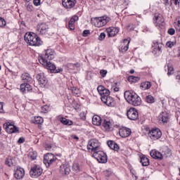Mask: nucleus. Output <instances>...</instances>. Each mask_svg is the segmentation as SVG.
I'll return each instance as SVG.
<instances>
[{"label":"nucleus","mask_w":180,"mask_h":180,"mask_svg":"<svg viewBox=\"0 0 180 180\" xmlns=\"http://www.w3.org/2000/svg\"><path fill=\"white\" fill-rule=\"evenodd\" d=\"M146 102H147V103H154L155 98L151 95H148L146 97Z\"/></svg>","instance_id":"37"},{"label":"nucleus","mask_w":180,"mask_h":180,"mask_svg":"<svg viewBox=\"0 0 180 180\" xmlns=\"http://www.w3.org/2000/svg\"><path fill=\"white\" fill-rule=\"evenodd\" d=\"M97 91L99 94V95H101V101L102 99H105L106 98H108L109 96V95H110V91H109V90L105 89V87H103V86H98L97 88Z\"/></svg>","instance_id":"16"},{"label":"nucleus","mask_w":180,"mask_h":180,"mask_svg":"<svg viewBox=\"0 0 180 180\" xmlns=\"http://www.w3.org/2000/svg\"><path fill=\"white\" fill-rule=\"evenodd\" d=\"M49 32V25L44 22H41L37 26V34H46Z\"/></svg>","instance_id":"15"},{"label":"nucleus","mask_w":180,"mask_h":180,"mask_svg":"<svg viewBox=\"0 0 180 180\" xmlns=\"http://www.w3.org/2000/svg\"><path fill=\"white\" fill-rule=\"evenodd\" d=\"M62 5L67 11H71L77 5V0H62Z\"/></svg>","instance_id":"14"},{"label":"nucleus","mask_w":180,"mask_h":180,"mask_svg":"<svg viewBox=\"0 0 180 180\" xmlns=\"http://www.w3.org/2000/svg\"><path fill=\"white\" fill-rule=\"evenodd\" d=\"M174 74V67L172 65H167V75H172Z\"/></svg>","instance_id":"43"},{"label":"nucleus","mask_w":180,"mask_h":180,"mask_svg":"<svg viewBox=\"0 0 180 180\" xmlns=\"http://www.w3.org/2000/svg\"><path fill=\"white\" fill-rule=\"evenodd\" d=\"M162 158H164V157L165 158H168V157H171V150H169L168 147L163 148L162 150Z\"/></svg>","instance_id":"32"},{"label":"nucleus","mask_w":180,"mask_h":180,"mask_svg":"<svg viewBox=\"0 0 180 180\" xmlns=\"http://www.w3.org/2000/svg\"><path fill=\"white\" fill-rule=\"evenodd\" d=\"M37 79L39 82V85H41V86H46V84H47L48 81H47V78L44 77V75L43 74L38 75L37 76Z\"/></svg>","instance_id":"22"},{"label":"nucleus","mask_w":180,"mask_h":180,"mask_svg":"<svg viewBox=\"0 0 180 180\" xmlns=\"http://www.w3.org/2000/svg\"><path fill=\"white\" fill-rule=\"evenodd\" d=\"M171 5L174 4V5H179L180 4V0H171Z\"/></svg>","instance_id":"52"},{"label":"nucleus","mask_w":180,"mask_h":180,"mask_svg":"<svg viewBox=\"0 0 180 180\" xmlns=\"http://www.w3.org/2000/svg\"><path fill=\"white\" fill-rule=\"evenodd\" d=\"M153 23L158 29H162L164 27V17L161 14H155Z\"/></svg>","instance_id":"9"},{"label":"nucleus","mask_w":180,"mask_h":180,"mask_svg":"<svg viewBox=\"0 0 180 180\" xmlns=\"http://www.w3.org/2000/svg\"><path fill=\"white\" fill-rule=\"evenodd\" d=\"M1 27L6 26V21L3 18H1Z\"/></svg>","instance_id":"53"},{"label":"nucleus","mask_w":180,"mask_h":180,"mask_svg":"<svg viewBox=\"0 0 180 180\" xmlns=\"http://www.w3.org/2000/svg\"><path fill=\"white\" fill-rule=\"evenodd\" d=\"M100 74H101V77H103L104 78V77H106V75L108 74V71L105 70H101L100 71Z\"/></svg>","instance_id":"48"},{"label":"nucleus","mask_w":180,"mask_h":180,"mask_svg":"<svg viewBox=\"0 0 180 180\" xmlns=\"http://www.w3.org/2000/svg\"><path fill=\"white\" fill-rule=\"evenodd\" d=\"M150 156L155 160H159L160 161L162 160V153H161V152H159L158 150H153L150 152Z\"/></svg>","instance_id":"24"},{"label":"nucleus","mask_w":180,"mask_h":180,"mask_svg":"<svg viewBox=\"0 0 180 180\" xmlns=\"http://www.w3.org/2000/svg\"><path fill=\"white\" fill-rule=\"evenodd\" d=\"M141 85L144 89H150L151 88V82H144L141 83Z\"/></svg>","instance_id":"42"},{"label":"nucleus","mask_w":180,"mask_h":180,"mask_svg":"<svg viewBox=\"0 0 180 180\" xmlns=\"http://www.w3.org/2000/svg\"><path fill=\"white\" fill-rule=\"evenodd\" d=\"M78 19V15H74L72 18H70L69 23L72 25H75V22H77Z\"/></svg>","instance_id":"44"},{"label":"nucleus","mask_w":180,"mask_h":180,"mask_svg":"<svg viewBox=\"0 0 180 180\" xmlns=\"http://www.w3.org/2000/svg\"><path fill=\"white\" fill-rule=\"evenodd\" d=\"M108 22H110V18L104 15L103 17L94 18L93 25L96 27H103V26L108 25Z\"/></svg>","instance_id":"4"},{"label":"nucleus","mask_w":180,"mask_h":180,"mask_svg":"<svg viewBox=\"0 0 180 180\" xmlns=\"http://www.w3.org/2000/svg\"><path fill=\"white\" fill-rule=\"evenodd\" d=\"M91 33V32L88 30H85L83 33H82V36L83 37H88V34H89Z\"/></svg>","instance_id":"49"},{"label":"nucleus","mask_w":180,"mask_h":180,"mask_svg":"<svg viewBox=\"0 0 180 180\" xmlns=\"http://www.w3.org/2000/svg\"><path fill=\"white\" fill-rule=\"evenodd\" d=\"M25 176V169L21 167H17V169L14 171V177L15 179H23Z\"/></svg>","instance_id":"17"},{"label":"nucleus","mask_w":180,"mask_h":180,"mask_svg":"<svg viewBox=\"0 0 180 180\" xmlns=\"http://www.w3.org/2000/svg\"><path fill=\"white\" fill-rule=\"evenodd\" d=\"M33 4L35 6H39L40 5V0H34Z\"/></svg>","instance_id":"54"},{"label":"nucleus","mask_w":180,"mask_h":180,"mask_svg":"<svg viewBox=\"0 0 180 180\" xmlns=\"http://www.w3.org/2000/svg\"><path fill=\"white\" fill-rule=\"evenodd\" d=\"M60 122L63 124H65V126H72V124H74L72 120L64 117L60 118Z\"/></svg>","instance_id":"34"},{"label":"nucleus","mask_w":180,"mask_h":180,"mask_svg":"<svg viewBox=\"0 0 180 180\" xmlns=\"http://www.w3.org/2000/svg\"><path fill=\"white\" fill-rule=\"evenodd\" d=\"M129 44H130V39H124L120 48V51L126 53L129 50Z\"/></svg>","instance_id":"21"},{"label":"nucleus","mask_w":180,"mask_h":180,"mask_svg":"<svg viewBox=\"0 0 180 180\" xmlns=\"http://www.w3.org/2000/svg\"><path fill=\"white\" fill-rule=\"evenodd\" d=\"M175 29L180 32V17L179 18L178 22H175Z\"/></svg>","instance_id":"46"},{"label":"nucleus","mask_w":180,"mask_h":180,"mask_svg":"<svg viewBox=\"0 0 180 180\" xmlns=\"http://www.w3.org/2000/svg\"><path fill=\"white\" fill-rule=\"evenodd\" d=\"M3 127L8 134L19 133V128L11 122H6L4 124Z\"/></svg>","instance_id":"12"},{"label":"nucleus","mask_w":180,"mask_h":180,"mask_svg":"<svg viewBox=\"0 0 180 180\" xmlns=\"http://www.w3.org/2000/svg\"><path fill=\"white\" fill-rule=\"evenodd\" d=\"M105 37H106V34H105V32H101L98 37V40L102 41L105 39Z\"/></svg>","instance_id":"45"},{"label":"nucleus","mask_w":180,"mask_h":180,"mask_svg":"<svg viewBox=\"0 0 180 180\" xmlns=\"http://www.w3.org/2000/svg\"><path fill=\"white\" fill-rule=\"evenodd\" d=\"M159 120L163 123H167L169 120V114L166 111L162 112L159 115Z\"/></svg>","instance_id":"23"},{"label":"nucleus","mask_w":180,"mask_h":180,"mask_svg":"<svg viewBox=\"0 0 180 180\" xmlns=\"http://www.w3.org/2000/svg\"><path fill=\"white\" fill-rule=\"evenodd\" d=\"M43 174V168L40 165H34L30 171V175L32 178H39Z\"/></svg>","instance_id":"10"},{"label":"nucleus","mask_w":180,"mask_h":180,"mask_svg":"<svg viewBox=\"0 0 180 180\" xmlns=\"http://www.w3.org/2000/svg\"><path fill=\"white\" fill-rule=\"evenodd\" d=\"M127 116L129 120H137L139 119V112L137 109L131 108L127 110Z\"/></svg>","instance_id":"13"},{"label":"nucleus","mask_w":180,"mask_h":180,"mask_svg":"<svg viewBox=\"0 0 180 180\" xmlns=\"http://www.w3.org/2000/svg\"><path fill=\"white\" fill-rule=\"evenodd\" d=\"M30 83H22L20 85V91L23 94L26 92H29V91H32V86L30 84Z\"/></svg>","instance_id":"25"},{"label":"nucleus","mask_w":180,"mask_h":180,"mask_svg":"<svg viewBox=\"0 0 180 180\" xmlns=\"http://www.w3.org/2000/svg\"><path fill=\"white\" fill-rule=\"evenodd\" d=\"M140 158V162L143 167H148V165H150V160H148L146 155H141Z\"/></svg>","instance_id":"30"},{"label":"nucleus","mask_w":180,"mask_h":180,"mask_svg":"<svg viewBox=\"0 0 180 180\" xmlns=\"http://www.w3.org/2000/svg\"><path fill=\"white\" fill-rule=\"evenodd\" d=\"M32 6H29L28 7H27V9L29 10V11H32Z\"/></svg>","instance_id":"61"},{"label":"nucleus","mask_w":180,"mask_h":180,"mask_svg":"<svg viewBox=\"0 0 180 180\" xmlns=\"http://www.w3.org/2000/svg\"><path fill=\"white\" fill-rule=\"evenodd\" d=\"M92 122L95 126H101L102 124V119L98 115L93 116Z\"/></svg>","instance_id":"29"},{"label":"nucleus","mask_w":180,"mask_h":180,"mask_svg":"<svg viewBox=\"0 0 180 180\" xmlns=\"http://www.w3.org/2000/svg\"><path fill=\"white\" fill-rule=\"evenodd\" d=\"M87 150L89 151V153H98V151H101L102 148L101 147L99 141L95 139H91L89 141Z\"/></svg>","instance_id":"3"},{"label":"nucleus","mask_w":180,"mask_h":180,"mask_svg":"<svg viewBox=\"0 0 180 180\" xmlns=\"http://www.w3.org/2000/svg\"><path fill=\"white\" fill-rule=\"evenodd\" d=\"M152 47L154 48L155 51H161L162 49V43L158 40L153 41V44L152 45Z\"/></svg>","instance_id":"28"},{"label":"nucleus","mask_w":180,"mask_h":180,"mask_svg":"<svg viewBox=\"0 0 180 180\" xmlns=\"http://www.w3.org/2000/svg\"><path fill=\"white\" fill-rule=\"evenodd\" d=\"M32 122L34 123V124H43L44 120L41 117H35Z\"/></svg>","instance_id":"35"},{"label":"nucleus","mask_w":180,"mask_h":180,"mask_svg":"<svg viewBox=\"0 0 180 180\" xmlns=\"http://www.w3.org/2000/svg\"><path fill=\"white\" fill-rule=\"evenodd\" d=\"M6 165H8V167H12L13 165H15V163L13 162V159H12V158H8L6 160Z\"/></svg>","instance_id":"41"},{"label":"nucleus","mask_w":180,"mask_h":180,"mask_svg":"<svg viewBox=\"0 0 180 180\" xmlns=\"http://www.w3.org/2000/svg\"><path fill=\"white\" fill-rule=\"evenodd\" d=\"M55 161H57V157L53 153H47L44 157V164L47 168L52 164H54Z\"/></svg>","instance_id":"8"},{"label":"nucleus","mask_w":180,"mask_h":180,"mask_svg":"<svg viewBox=\"0 0 180 180\" xmlns=\"http://www.w3.org/2000/svg\"><path fill=\"white\" fill-rule=\"evenodd\" d=\"M148 136L151 140L155 141V140H158V139H161V136H162V132L158 128H153L149 131Z\"/></svg>","instance_id":"11"},{"label":"nucleus","mask_w":180,"mask_h":180,"mask_svg":"<svg viewBox=\"0 0 180 180\" xmlns=\"http://www.w3.org/2000/svg\"><path fill=\"white\" fill-rule=\"evenodd\" d=\"M108 37H114L119 33V28L115 27H110L106 29Z\"/></svg>","instance_id":"18"},{"label":"nucleus","mask_w":180,"mask_h":180,"mask_svg":"<svg viewBox=\"0 0 180 180\" xmlns=\"http://www.w3.org/2000/svg\"><path fill=\"white\" fill-rule=\"evenodd\" d=\"M18 143H19V144H22V143H25V138L21 137L18 139Z\"/></svg>","instance_id":"57"},{"label":"nucleus","mask_w":180,"mask_h":180,"mask_svg":"<svg viewBox=\"0 0 180 180\" xmlns=\"http://www.w3.org/2000/svg\"><path fill=\"white\" fill-rule=\"evenodd\" d=\"M21 79L22 82L26 84H32L33 81V78H32V76L29 73H22L21 75Z\"/></svg>","instance_id":"20"},{"label":"nucleus","mask_w":180,"mask_h":180,"mask_svg":"<svg viewBox=\"0 0 180 180\" xmlns=\"http://www.w3.org/2000/svg\"><path fill=\"white\" fill-rule=\"evenodd\" d=\"M93 157L101 164H106L108 162V155L102 150H98L93 154Z\"/></svg>","instance_id":"7"},{"label":"nucleus","mask_w":180,"mask_h":180,"mask_svg":"<svg viewBox=\"0 0 180 180\" xmlns=\"http://www.w3.org/2000/svg\"><path fill=\"white\" fill-rule=\"evenodd\" d=\"M176 79L177 80V82H179V84H180V72H178L176 75Z\"/></svg>","instance_id":"55"},{"label":"nucleus","mask_w":180,"mask_h":180,"mask_svg":"<svg viewBox=\"0 0 180 180\" xmlns=\"http://www.w3.org/2000/svg\"><path fill=\"white\" fill-rule=\"evenodd\" d=\"M60 172L63 175H68L71 172V169L68 165H62L60 166Z\"/></svg>","instance_id":"27"},{"label":"nucleus","mask_w":180,"mask_h":180,"mask_svg":"<svg viewBox=\"0 0 180 180\" xmlns=\"http://www.w3.org/2000/svg\"><path fill=\"white\" fill-rule=\"evenodd\" d=\"M174 42L169 41L166 43L167 47H169V49H172V46H174Z\"/></svg>","instance_id":"50"},{"label":"nucleus","mask_w":180,"mask_h":180,"mask_svg":"<svg viewBox=\"0 0 180 180\" xmlns=\"http://www.w3.org/2000/svg\"><path fill=\"white\" fill-rule=\"evenodd\" d=\"M69 29H70L71 30H75V25L69 23Z\"/></svg>","instance_id":"56"},{"label":"nucleus","mask_w":180,"mask_h":180,"mask_svg":"<svg viewBox=\"0 0 180 180\" xmlns=\"http://www.w3.org/2000/svg\"><path fill=\"white\" fill-rule=\"evenodd\" d=\"M124 96L126 101L133 106H140L141 105V98L134 92L127 91L124 92Z\"/></svg>","instance_id":"2"},{"label":"nucleus","mask_w":180,"mask_h":180,"mask_svg":"<svg viewBox=\"0 0 180 180\" xmlns=\"http://www.w3.org/2000/svg\"><path fill=\"white\" fill-rule=\"evenodd\" d=\"M102 102H103V103H105V105H107V106H112V103H113V100H112V98H110V97H106L105 98H102Z\"/></svg>","instance_id":"36"},{"label":"nucleus","mask_w":180,"mask_h":180,"mask_svg":"<svg viewBox=\"0 0 180 180\" xmlns=\"http://www.w3.org/2000/svg\"><path fill=\"white\" fill-rule=\"evenodd\" d=\"M4 103L3 102H1V113H5V112L4 111Z\"/></svg>","instance_id":"58"},{"label":"nucleus","mask_w":180,"mask_h":180,"mask_svg":"<svg viewBox=\"0 0 180 180\" xmlns=\"http://www.w3.org/2000/svg\"><path fill=\"white\" fill-rule=\"evenodd\" d=\"M103 126L105 130H110V129H112V122H110V120L105 119L103 122Z\"/></svg>","instance_id":"33"},{"label":"nucleus","mask_w":180,"mask_h":180,"mask_svg":"<svg viewBox=\"0 0 180 180\" xmlns=\"http://www.w3.org/2000/svg\"><path fill=\"white\" fill-rule=\"evenodd\" d=\"M79 117L82 119V120H85V119H86V115L84 112H80Z\"/></svg>","instance_id":"51"},{"label":"nucleus","mask_w":180,"mask_h":180,"mask_svg":"<svg viewBox=\"0 0 180 180\" xmlns=\"http://www.w3.org/2000/svg\"><path fill=\"white\" fill-rule=\"evenodd\" d=\"M44 67H46L47 70H50V71H52V72L58 73V72H63V68H56V65L53 63H51L49 61H45L44 59H41V63Z\"/></svg>","instance_id":"6"},{"label":"nucleus","mask_w":180,"mask_h":180,"mask_svg":"<svg viewBox=\"0 0 180 180\" xmlns=\"http://www.w3.org/2000/svg\"><path fill=\"white\" fill-rule=\"evenodd\" d=\"M24 39L29 46H39L43 44V41L37 34L33 32H27L24 36Z\"/></svg>","instance_id":"1"},{"label":"nucleus","mask_w":180,"mask_h":180,"mask_svg":"<svg viewBox=\"0 0 180 180\" xmlns=\"http://www.w3.org/2000/svg\"><path fill=\"white\" fill-rule=\"evenodd\" d=\"M46 148H48V150H50V148H51V146H48Z\"/></svg>","instance_id":"64"},{"label":"nucleus","mask_w":180,"mask_h":180,"mask_svg":"<svg viewBox=\"0 0 180 180\" xmlns=\"http://www.w3.org/2000/svg\"><path fill=\"white\" fill-rule=\"evenodd\" d=\"M130 74H134V70H130Z\"/></svg>","instance_id":"63"},{"label":"nucleus","mask_w":180,"mask_h":180,"mask_svg":"<svg viewBox=\"0 0 180 180\" xmlns=\"http://www.w3.org/2000/svg\"><path fill=\"white\" fill-rule=\"evenodd\" d=\"M167 33L170 34V36H174V34H175V29L169 28L167 31Z\"/></svg>","instance_id":"47"},{"label":"nucleus","mask_w":180,"mask_h":180,"mask_svg":"<svg viewBox=\"0 0 180 180\" xmlns=\"http://www.w3.org/2000/svg\"><path fill=\"white\" fill-rule=\"evenodd\" d=\"M114 92H119V87H115L113 89Z\"/></svg>","instance_id":"60"},{"label":"nucleus","mask_w":180,"mask_h":180,"mask_svg":"<svg viewBox=\"0 0 180 180\" xmlns=\"http://www.w3.org/2000/svg\"><path fill=\"white\" fill-rule=\"evenodd\" d=\"M165 1V5H168V0H164Z\"/></svg>","instance_id":"62"},{"label":"nucleus","mask_w":180,"mask_h":180,"mask_svg":"<svg viewBox=\"0 0 180 180\" xmlns=\"http://www.w3.org/2000/svg\"><path fill=\"white\" fill-rule=\"evenodd\" d=\"M72 139H74L75 140H79V138H78L77 135H72Z\"/></svg>","instance_id":"59"},{"label":"nucleus","mask_w":180,"mask_h":180,"mask_svg":"<svg viewBox=\"0 0 180 180\" xmlns=\"http://www.w3.org/2000/svg\"><path fill=\"white\" fill-rule=\"evenodd\" d=\"M119 134L122 138L129 137L131 134V129L126 127L122 128L119 131Z\"/></svg>","instance_id":"19"},{"label":"nucleus","mask_w":180,"mask_h":180,"mask_svg":"<svg viewBox=\"0 0 180 180\" xmlns=\"http://www.w3.org/2000/svg\"><path fill=\"white\" fill-rule=\"evenodd\" d=\"M72 171L73 174H79V172L82 171V166H81L78 162L73 163L72 166Z\"/></svg>","instance_id":"26"},{"label":"nucleus","mask_w":180,"mask_h":180,"mask_svg":"<svg viewBox=\"0 0 180 180\" xmlns=\"http://www.w3.org/2000/svg\"><path fill=\"white\" fill-rule=\"evenodd\" d=\"M55 57L56 51L51 49H48L43 52L42 56L39 58V61L41 63V60L48 61L47 60H54Z\"/></svg>","instance_id":"5"},{"label":"nucleus","mask_w":180,"mask_h":180,"mask_svg":"<svg viewBox=\"0 0 180 180\" xmlns=\"http://www.w3.org/2000/svg\"><path fill=\"white\" fill-rule=\"evenodd\" d=\"M72 92L75 96H79L81 95V91L77 87H72Z\"/></svg>","instance_id":"39"},{"label":"nucleus","mask_w":180,"mask_h":180,"mask_svg":"<svg viewBox=\"0 0 180 180\" xmlns=\"http://www.w3.org/2000/svg\"><path fill=\"white\" fill-rule=\"evenodd\" d=\"M107 144L111 150H114L115 151H117L119 150V145L117 143H115L113 141H109L107 142Z\"/></svg>","instance_id":"31"},{"label":"nucleus","mask_w":180,"mask_h":180,"mask_svg":"<svg viewBox=\"0 0 180 180\" xmlns=\"http://www.w3.org/2000/svg\"><path fill=\"white\" fill-rule=\"evenodd\" d=\"M128 81L129 82H137L138 81H140V77L136 76H129L128 77Z\"/></svg>","instance_id":"40"},{"label":"nucleus","mask_w":180,"mask_h":180,"mask_svg":"<svg viewBox=\"0 0 180 180\" xmlns=\"http://www.w3.org/2000/svg\"><path fill=\"white\" fill-rule=\"evenodd\" d=\"M28 158H30L31 160H34L37 158V152L36 151H31L28 154Z\"/></svg>","instance_id":"38"}]
</instances>
